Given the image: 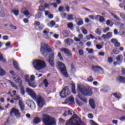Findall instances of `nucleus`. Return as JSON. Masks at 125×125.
<instances>
[{
    "label": "nucleus",
    "instance_id": "nucleus-1",
    "mask_svg": "<svg viewBox=\"0 0 125 125\" xmlns=\"http://www.w3.org/2000/svg\"><path fill=\"white\" fill-rule=\"evenodd\" d=\"M40 51L42 55H43V56L47 59L49 57L48 62L51 67H54V54H51L52 53V50L49 48L47 44L44 43H42Z\"/></svg>",
    "mask_w": 125,
    "mask_h": 125
},
{
    "label": "nucleus",
    "instance_id": "nucleus-2",
    "mask_svg": "<svg viewBox=\"0 0 125 125\" xmlns=\"http://www.w3.org/2000/svg\"><path fill=\"white\" fill-rule=\"evenodd\" d=\"M26 91L34 100H36L37 101V105L39 108H42V107H43L44 104H45V101L43 100L42 97H41V96L37 95L36 93H35L34 91L30 88H27Z\"/></svg>",
    "mask_w": 125,
    "mask_h": 125
},
{
    "label": "nucleus",
    "instance_id": "nucleus-3",
    "mask_svg": "<svg viewBox=\"0 0 125 125\" xmlns=\"http://www.w3.org/2000/svg\"><path fill=\"white\" fill-rule=\"evenodd\" d=\"M77 87L79 92H81V94L84 96H91L93 94L92 89L89 87H84L83 85H78Z\"/></svg>",
    "mask_w": 125,
    "mask_h": 125
},
{
    "label": "nucleus",
    "instance_id": "nucleus-4",
    "mask_svg": "<svg viewBox=\"0 0 125 125\" xmlns=\"http://www.w3.org/2000/svg\"><path fill=\"white\" fill-rule=\"evenodd\" d=\"M42 122L45 125H56V122L54 118L50 115L43 114L42 118Z\"/></svg>",
    "mask_w": 125,
    "mask_h": 125
},
{
    "label": "nucleus",
    "instance_id": "nucleus-5",
    "mask_svg": "<svg viewBox=\"0 0 125 125\" xmlns=\"http://www.w3.org/2000/svg\"><path fill=\"white\" fill-rule=\"evenodd\" d=\"M33 66L36 70L39 71L43 68H46V63L43 61L36 60L33 62Z\"/></svg>",
    "mask_w": 125,
    "mask_h": 125
},
{
    "label": "nucleus",
    "instance_id": "nucleus-6",
    "mask_svg": "<svg viewBox=\"0 0 125 125\" xmlns=\"http://www.w3.org/2000/svg\"><path fill=\"white\" fill-rule=\"evenodd\" d=\"M58 65L59 67V70L62 72V75L65 76V78H68L69 75H68V73H67V68H66L65 64L61 62H59L58 63Z\"/></svg>",
    "mask_w": 125,
    "mask_h": 125
},
{
    "label": "nucleus",
    "instance_id": "nucleus-7",
    "mask_svg": "<svg viewBox=\"0 0 125 125\" xmlns=\"http://www.w3.org/2000/svg\"><path fill=\"white\" fill-rule=\"evenodd\" d=\"M70 93H71V92L69 90V87L66 86L60 92V95L62 98H65L67 95H69Z\"/></svg>",
    "mask_w": 125,
    "mask_h": 125
},
{
    "label": "nucleus",
    "instance_id": "nucleus-8",
    "mask_svg": "<svg viewBox=\"0 0 125 125\" xmlns=\"http://www.w3.org/2000/svg\"><path fill=\"white\" fill-rule=\"evenodd\" d=\"M25 82L28 83V85L31 87H33L35 88V87H37V85H36V81H35V79H26Z\"/></svg>",
    "mask_w": 125,
    "mask_h": 125
},
{
    "label": "nucleus",
    "instance_id": "nucleus-9",
    "mask_svg": "<svg viewBox=\"0 0 125 125\" xmlns=\"http://www.w3.org/2000/svg\"><path fill=\"white\" fill-rule=\"evenodd\" d=\"M92 70L98 74H104V69L99 66H92Z\"/></svg>",
    "mask_w": 125,
    "mask_h": 125
},
{
    "label": "nucleus",
    "instance_id": "nucleus-10",
    "mask_svg": "<svg viewBox=\"0 0 125 125\" xmlns=\"http://www.w3.org/2000/svg\"><path fill=\"white\" fill-rule=\"evenodd\" d=\"M26 104L32 110H35V109H36V104H35V102H34L33 101H31V100L26 101Z\"/></svg>",
    "mask_w": 125,
    "mask_h": 125
},
{
    "label": "nucleus",
    "instance_id": "nucleus-11",
    "mask_svg": "<svg viewBox=\"0 0 125 125\" xmlns=\"http://www.w3.org/2000/svg\"><path fill=\"white\" fill-rule=\"evenodd\" d=\"M10 115L12 117L13 116H19V110L13 108L11 110V111L10 112Z\"/></svg>",
    "mask_w": 125,
    "mask_h": 125
},
{
    "label": "nucleus",
    "instance_id": "nucleus-12",
    "mask_svg": "<svg viewBox=\"0 0 125 125\" xmlns=\"http://www.w3.org/2000/svg\"><path fill=\"white\" fill-rule=\"evenodd\" d=\"M64 42H65V44L66 45H72V44L74 43V40L70 38H67L66 39H65Z\"/></svg>",
    "mask_w": 125,
    "mask_h": 125
},
{
    "label": "nucleus",
    "instance_id": "nucleus-13",
    "mask_svg": "<svg viewBox=\"0 0 125 125\" xmlns=\"http://www.w3.org/2000/svg\"><path fill=\"white\" fill-rule=\"evenodd\" d=\"M111 42L112 43H114V46L115 47H119V46H121V44L120 42H118V41L115 39H112L111 40Z\"/></svg>",
    "mask_w": 125,
    "mask_h": 125
},
{
    "label": "nucleus",
    "instance_id": "nucleus-14",
    "mask_svg": "<svg viewBox=\"0 0 125 125\" xmlns=\"http://www.w3.org/2000/svg\"><path fill=\"white\" fill-rule=\"evenodd\" d=\"M116 60L117 62H120L122 63L124 60V56L122 55H118L116 58Z\"/></svg>",
    "mask_w": 125,
    "mask_h": 125
},
{
    "label": "nucleus",
    "instance_id": "nucleus-15",
    "mask_svg": "<svg viewBox=\"0 0 125 125\" xmlns=\"http://www.w3.org/2000/svg\"><path fill=\"white\" fill-rule=\"evenodd\" d=\"M89 104L92 109H95V103L94 102V100L92 99H90L89 100Z\"/></svg>",
    "mask_w": 125,
    "mask_h": 125
},
{
    "label": "nucleus",
    "instance_id": "nucleus-16",
    "mask_svg": "<svg viewBox=\"0 0 125 125\" xmlns=\"http://www.w3.org/2000/svg\"><path fill=\"white\" fill-rule=\"evenodd\" d=\"M83 39V35L82 34H80L78 35V37L74 38V41H75V42H81Z\"/></svg>",
    "mask_w": 125,
    "mask_h": 125
},
{
    "label": "nucleus",
    "instance_id": "nucleus-17",
    "mask_svg": "<svg viewBox=\"0 0 125 125\" xmlns=\"http://www.w3.org/2000/svg\"><path fill=\"white\" fill-rule=\"evenodd\" d=\"M19 105L20 106L21 111H24L25 109V105H24V103L23 102V101L20 100L19 102Z\"/></svg>",
    "mask_w": 125,
    "mask_h": 125
},
{
    "label": "nucleus",
    "instance_id": "nucleus-18",
    "mask_svg": "<svg viewBox=\"0 0 125 125\" xmlns=\"http://www.w3.org/2000/svg\"><path fill=\"white\" fill-rule=\"evenodd\" d=\"M110 89V87H109L106 85H103L102 89H101V91L102 92H106V91H108Z\"/></svg>",
    "mask_w": 125,
    "mask_h": 125
},
{
    "label": "nucleus",
    "instance_id": "nucleus-19",
    "mask_svg": "<svg viewBox=\"0 0 125 125\" xmlns=\"http://www.w3.org/2000/svg\"><path fill=\"white\" fill-rule=\"evenodd\" d=\"M66 103H75V100L73 96H70L68 99L65 100Z\"/></svg>",
    "mask_w": 125,
    "mask_h": 125
},
{
    "label": "nucleus",
    "instance_id": "nucleus-20",
    "mask_svg": "<svg viewBox=\"0 0 125 125\" xmlns=\"http://www.w3.org/2000/svg\"><path fill=\"white\" fill-rule=\"evenodd\" d=\"M102 38L104 39H109V38H112V32H108L106 34L103 35Z\"/></svg>",
    "mask_w": 125,
    "mask_h": 125
},
{
    "label": "nucleus",
    "instance_id": "nucleus-21",
    "mask_svg": "<svg viewBox=\"0 0 125 125\" xmlns=\"http://www.w3.org/2000/svg\"><path fill=\"white\" fill-rule=\"evenodd\" d=\"M21 13H22V14H24V15H25L26 17H28L30 14L29 11H28V10H27L26 8L22 9Z\"/></svg>",
    "mask_w": 125,
    "mask_h": 125
},
{
    "label": "nucleus",
    "instance_id": "nucleus-22",
    "mask_svg": "<svg viewBox=\"0 0 125 125\" xmlns=\"http://www.w3.org/2000/svg\"><path fill=\"white\" fill-rule=\"evenodd\" d=\"M50 24L52 27H54L55 28H59V25L56 24L54 21H50Z\"/></svg>",
    "mask_w": 125,
    "mask_h": 125
},
{
    "label": "nucleus",
    "instance_id": "nucleus-23",
    "mask_svg": "<svg viewBox=\"0 0 125 125\" xmlns=\"http://www.w3.org/2000/svg\"><path fill=\"white\" fill-rule=\"evenodd\" d=\"M95 17V18H99V21L101 23H103L105 20L104 18H103V17H101L100 15H97Z\"/></svg>",
    "mask_w": 125,
    "mask_h": 125
},
{
    "label": "nucleus",
    "instance_id": "nucleus-24",
    "mask_svg": "<svg viewBox=\"0 0 125 125\" xmlns=\"http://www.w3.org/2000/svg\"><path fill=\"white\" fill-rule=\"evenodd\" d=\"M72 87H71V90L72 93L74 94H76L77 92H76V85L74 83L71 84Z\"/></svg>",
    "mask_w": 125,
    "mask_h": 125
},
{
    "label": "nucleus",
    "instance_id": "nucleus-25",
    "mask_svg": "<svg viewBox=\"0 0 125 125\" xmlns=\"http://www.w3.org/2000/svg\"><path fill=\"white\" fill-rule=\"evenodd\" d=\"M77 24L78 26H82V25L83 24V21L82 19H77Z\"/></svg>",
    "mask_w": 125,
    "mask_h": 125
},
{
    "label": "nucleus",
    "instance_id": "nucleus-26",
    "mask_svg": "<svg viewBox=\"0 0 125 125\" xmlns=\"http://www.w3.org/2000/svg\"><path fill=\"white\" fill-rule=\"evenodd\" d=\"M78 97L82 101L84 102V103H87V99L84 98H82V95L78 94Z\"/></svg>",
    "mask_w": 125,
    "mask_h": 125
},
{
    "label": "nucleus",
    "instance_id": "nucleus-27",
    "mask_svg": "<svg viewBox=\"0 0 125 125\" xmlns=\"http://www.w3.org/2000/svg\"><path fill=\"white\" fill-rule=\"evenodd\" d=\"M33 123L36 125V124H39V123H41V119L39 117H35L33 120Z\"/></svg>",
    "mask_w": 125,
    "mask_h": 125
},
{
    "label": "nucleus",
    "instance_id": "nucleus-28",
    "mask_svg": "<svg viewBox=\"0 0 125 125\" xmlns=\"http://www.w3.org/2000/svg\"><path fill=\"white\" fill-rule=\"evenodd\" d=\"M109 13H110L111 15L112 16H113V18H114V19H116V20H117L118 21H121V19L119 17L117 16L116 15V14H114V13H113L112 12H109Z\"/></svg>",
    "mask_w": 125,
    "mask_h": 125
},
{
    "label": "nucleus",
    "instance_id": "nucleus-29",
    "mask_svg": "<svg viewBox=\"0 0 125 125\" xmlns=\"http://www.w3.org/2000/svg\"><path fill=\"white\" fill-rule=\"evenodd\" d=\"M117 83H125V79H117Z\"/></svg>",
    "mask_w": 125,
    "mask_h": 125
},
{
    "label": "nucleus",
    "instance_id": "nucleus-30",
    "mask_svg": "<svg viewBox=\"0 0 125 125\" xmlns=\"http://www.w3.org/2000/svg\"><path fill=\"white\" fill-rule=\"evenodd\" d=\"M13 65L16 69L17 70H20V68H19V65L18 64V62H17L16 61L13 62Z\"/></svg>",
    "mask_w": 125,
    "mask_h": 125
},
{
    "label": "nucleus",
    "instance_id": "nucleus-31",
    "mask_svg": "<svg viewBox=\"0 0 125 125\" xmlns=\"http://www.w3.org/2000/svg\"><path fill=\"white\" fill-rule=\"evenodd\" d=\"M62 34L63 37H65V38L68 37V36H69V32L67 30H63L62 32Z\"/></svg>",
    "mask_w": 125,
    "mask_h": 125
},
{
    "label": "nucleus",
    "instance_id": "nucleus-32",
    "mask_svg": "<svg viewBox=\"0 0 125 125\" xmlns=\"http://www.w3.org/2000/svg\"><path fill=\"white\" fill-rule=\"evenodd\" d=\"M5 16V13H4V11L3 9H1L0 11V17H4Z\"/></svg>",
    "mask_w": 125,
    "mask_h": 125
},
{
    "label": "nucleus",
    "instance_id": "nucleus-33",
    "mask_svg": "<svg viewBox=\"0 0 125 125\" xmlns=\"http://www.w3.org/2000/svg\"><path fill=\"white\" fill-rule=\"evenodd\" d=\"M81 29L82 30V32L83 33V35L87 34V30L85 29L84 27H82Z\"/></svg>",
    "mask_w": 125,
    "mask_h": 125
},
{
    "label": "nucleus",
    "instance_id": "nucleus-34",
    "mask_svg": "<svg viewBox=\"0 0 125 125\" xmlns=\"http://www.w3.org/2000/svg\"><path fill=\"white\" fill-rule=\"evenodd\" d=\"M4 75H5V71L0 66V76H4Z\"/></svg>",
    "mask_w": 125,
    "mask_h": 125
},
{
    "label": "nucleus",
    "instance_id": "nucleus-35",
    "mask_svg": "<svg viewBox=\"0 0 125 125\" xmlns=\"http://www.w3.org/2000/svg\"><path fill=\"white\" fill-rule=\"evenodd\" d=\"M96 34H97V35H99V36H100V35H101V29H100V28H97L95 31Z\"/></svg>",
    "mask_w": 125,
    "mask_h": 125
},
{
    "label": "nucleus",
    "instance_id": "nucleus-36",
    "mask_svg": "<svg viewBox=\"0 0 125 125\" xmlns=\"http://www.w3.org/2000/svg\"><path fill=\"white\" fill-rule=\"evenodd\" d=\"M15 82L19 84H22V80L21 79H15Z\"/></svg>",
    "mask_w": 125,
    "mask_h": 125
},
{
    "label": "nucleus",
    "instance_id": "nucleus-37",
    "mask_svg": "<svg viewBox=\"0 0 125 125\" xmlns=\"http://www.w3.org/2000/svg\"><path fill=\"white\" fill-rule=\"evenodd\" d=\"M20 89H21V93L22 95H25V90L24 89V87L22 86H20Z\"/></svg>",
    "mask_w": 125,
    "mask_h": 125
},
{
    "label": "nucleus",
    "instance_id": "nucleus-38",
    "mask_svg": "<svg viewBox=\"0 0 125 125\" xmlns=\"http://www.w3.org/2000/svg\"><path fill=\"white\" fill-rule=\"evenodd\" d=\"M42 84H44L45 87H47V86H48V82L46 79H44L43 81Z\"/></svg>",
    "mask_w": 125,
    "mask_h": 125
},
{
    "label": "nucleus",
    "instance_id": "nucleus-39",
    "mask_svg": "<svg viewBox=\"0 0 125 125\" xmlns=\"http://www.w3.org/2000/svg\"><path fill=\"white\" fill-rule=\"evenodd\" d=\"M70 50L67 48H63L61 49L62 52H64V54H66Z\"/></svg>",
    "mask_w": 125,
    "mask_h": 125
},
{
    "label": "nucleus",
    "instance_id": "nucleus-40",
    "mask_svg": "<svg viewBox=\"0 0 125 125\" xmlns=\"http://www.w3.org/2000/svg\"><path fill=\"white\" fill-rule=\"evenodd\" d=\"M74 17H75V15H69L68 16L67 20H74Z\"/></svg>",
    "mask_w": 125,
    "mask_h": 125
},
{
    "label": "nucleus",
    "instance_id": "nucleus-41",
    "mask_svg": "<svg viewBox=\"0 0 125 125\" xmlns=\"http://www.w3.org/2000/svg\"><path fill=\"white\" fill-rule=\"evenodd\" d=\"M12 13H13L16 16H17L19 14V11L18 10H12Z\"/></svg>",
    "mask_w": 125,
    "mask_h": 125
},
{
    "label": "nucleus",
    "instance_id": "nucleus-42",
    "mask_svg": "<svg viewBox=\"0 0 125 125\" xmlns=\"http://www.w3.org/2000/svg\"><path fill=\"white\" fill-rule=\"evenodd\" d=\"M71 73H75L76 72V68H75V66L73 64H71V70H70Z\"/></svg>",
    "mask_w": 125,
    "mask_h": 125
},
{
    "label": "nucleus",
    "instance_id": "nucleus-43",
    "mask_svg": "<svg viewBox=\"0 0 125 125\" xmlns=\"http://www.w3.org/2000/svg\"><path fill=\"white\" fill-rule=\"evenodd\" d=\"M0 61H1V62H3L4 63H5L6 62V61L5 60V59L3 58V57H2V55L0 53Z\"/></svg>",
    "mask_w": 125,
    "mask_h": 125
},
{
    "label": "nucleus",
    "instance_id": "nucleus-44",
    "mask_svg": "<svg viewBox=\"0 0 125 125\" xmlns=\"http://www.w3.org/2000/svg\"><path fill=\"white\" fill-rule=\"evenodd\" d=\"M106 24L107 25V26H110V27H112L113 26V23L111 24V21L109 20L106 21Z\"/></svg>",
    "mask_w": 125,
    "mask_h": 125
},
{
    "label": "nucleus",
    "instance_id": "nucleus-45",
    "mask_svg": "<svg viewBox=\"0 0 125 125\" xmlns=\"http://www.w3.org/2000/svg\"><path fill=\"white\" fill-rule=\"evenodd\" d=\"M113 53L115 54V55H118V54H119V53H120V51H119V50H118L117 49H114L113 50Z\"/></svg>",
    "mask_w": 125,
    "mask_h": 125
},
{
    "label": "nucleus",
    "instance_id": "nucleus-46",
    "mask_svg": "<svg viewBox=\"0 0 125 125\" xmlns=\"http://www.w3.org/2000/svg\"><path fill=\"white\" fill-rule=\"evenodd\" d=\"M73 24L72 22H69L67 24V27L69 29H73Z\"/></svg>",
    "mask_w": 125,
    "mask_h": 125
},
{
    "label": "nucleus",
    "instance_id": "nucleus-47",
    "mask_svg": "<svg viewBox=\"0 0 125 125\" xmlns=\"http://www.w3.org/2000/svg\"><path fill=\"white\" fill-rule=\"evenodd\" d=\"M120 16L123 19V20H124L125 19V13H121L120 14Z\"/></svg>",
    "mask_w": 125,
    "mask_h": 125
},
{
    "label": "nucleus",
    "instance_id": "nucleus-48",
    "mask_svg": "<svg viewBox=\"0 0 125 125\" xmlns=\"http://www.w3.org/2000/svg\"><path fill=\"white\" fill-rule=\"evenodd\" d=\"M58 57H59V58L60 59V60H61V61L63 60V57H62V55L61 54V53L59 52L58 53Z\"/></svg>",
    "mask_w": 125,
    "mask_h": 125
},
{
    "label": "nucleus",
    "instance_id": "nucleus-49",
    "mask_svg": "<svg viewBox=\"0 0 125 125\" xmlns=\"http://www.w3.org/2000/svg\"><path fill=\"white\" fill-rule=\"evenodd\" d=\"M113 95L114 96V97H115V98H117V99H120L121 98V96H120V95L117 93L113 94Z\"/></svg>",
    "mask_w": 125,
    "mask_h": 125
},
{
    "label": "nucleus",
    "instance_id": "nucleus-50",
    "mask_svg": "<svg viewBox=\"0 0 125 125\" xmlns=\"http://www.w3.org/2000/svg\"><path fill=\"white\" fill-rule=\"evenodd\" d=\"M110 31V28L109 27H107L106 28L103 29V32L104 33H107V32Z\"/></svg>",
    "mask_w": 125,
    "mask_h": 125
},
{
    "label": "nucleus",
    "instance_id": "nucleus-51",
    "mask_svg": "<svg viewBox=\"0 0 125 125\" xmlns=\"http://www.w3.org/2000/svg\"><path fill=\"white\" fill-rule=\"evenodd\" d=\"M76 103L79 105L82 106V105H83V103L79 100L76 101Z\"/></svg>",
    "mask_w": 125,
    "mask_h": 125
},
{
    "label": "nucleus",
    "instance_id": "nucleus-52",
    "mask_svg": "<svg viewBox=\"0 0 125 125\" xmlns=\"http://www.w3.org/2000/svg\"><path fill=\"white\" fill-rule=\"evenodd\" d=\"M39 10L40 11H44L45 10V7L43 6H40L39 7Z\"/></svg>",
    "mask_w": 125,
    "mask_h": 125
},
{
    "label": "nucleus",
    "instance_id": "nucleus-53",
    "mask_svg": "<svg viewBox=\"0 0 125 125\" xmlns=\"http://www.w3.org/2000/svg\"><path fill=\"white\" fill-rule=\"evenodd\" d=\"M66 56L68 57H72V53H71V51H69L68 52H67L66 54H65Z\"/></svg>",
    "mask_w": 125,
    "mask_h": 125
},
{
    "label": "nucleus",
    "instance_id": "nucleus-54",
    "mask_svg": "<svg viewBox=\"0 0 125 125\" xmlns=\"http://www.w3.org/2000/svg\"><path fill=\"white\" fill-rule=\"evenodd\" d=\"M42 13H38V14L36 15V18H41V17H42Z\"/></svg>",
    "mask_w": 125,
    "mask_h": 125
},
{
    "label": "nucleus",
    "instance_id": "nucleus-55",
    "mask_svg": "<svg viewBox=\"0 0 125 125\" xmlns=\"http://www.w3.org/2000/svg\"><path fill=\"white\" fill-rule=\"evenodd\" d=\"M44 6L45 8H47L48 9H50V5H49V4H48L47 3H45L44 4Z\"/></svg>",
    "mask_w": 125,
    "mask_h": 125
},
{
    "label": "nucleus",
    "instance_id": "nucleus-56",
    "mask_svg": "<svg viewBox=\"0 0 125 125\" xmlns=\"http://www.w3.org/2000/svg\"><path fill=\"white\" fill-rule=\"evenodd\" d=\"M107 61L109 63H112L113 62V58L112 57H108L107 58Z\"/></svg>",
    "mask_w": 125,
    "mask_h": 125
},
{
    "label": "nucleus",
    "instance_id": "nucleus-57",
    "mask_svg": "<svg viewBox=\"0 0 125 125\" xmlns=\"http://www.w3.org/2000/svg\"><path fill=\"white\" fill-rule=\"evenodd\" d=\"M96 48L97 49L100 50V49H101V48H102V45H101L99 44H98L96 45Z\"/></svg>",
    "mask_w": 125,
    "mask_h": 125
},
{
    "label": "nucleus",
    "instance_id": "nucleus-58",
    "mask_svg": "<svg viewBox=\"0 0 125 125\" xmlns=\"http://www.w3.org/2000/svg\"><path fill=\"white\" fill-rule=\"evenodd\" d=\"M63 9H64V7L62 6H60V7L59 8V11L60 12H62V11H63Z\"/></svg>",
    "mask_w": 125,
    "mask_h": 125
},
{
    "label": "nucleus",
    "instance_id": "nucleus-59",
    "mask_svg": "<svg viewBox=\"0 0 125 125\" xmlns=\"http://www.w3.org/2000/svg\"><path fill=\"white\" fill-rule=\"evenodd\" d=\"M61 15L62 18H66V17H67V14H66V13H62Z\"/></svg>",
    "mask_w": 125,
    "mask_h": 125
},
{
    "label": "nucleus",
    "instance_id": "nucleus-60",
    "mask_svg": "<svg viewBox=\"0 0 125 125\" xmlns=\"http://www.w3.org/2000/svg\"><path fill=\"white\" fill-rule=\"evenodd\" d=\"M79 54L81 56L83 55V50H80L79 51Z\"/></svg>",
    "mask_w": 125,
    "mask_h": 125
},
{
    "label": "nucleus",
    "instance_id": "nucleus-61",
    "mask_svg": "<svg viewBox=\"0 0 125 125\" xmlns=\"http://www.w3.org/2000/svg\"><path fill=\"white\" fill-rule=\"evenodd\" d=\"M121 64H122L121 62H113V65H114V66H117V65H121Z\"/></svg>",
    "mask_w": 125,
    "mask_h": 125
},
{
    "label": "nucleus",
    "instance_id": "nucleus-62",
    "mask_svg": "<svg viewBox=\"0 0 125 125\" xmlns=\"http://www.w3.org/2000/svg\"><path fill=\"white\" fill-rule=\"evenodd\" d=\"M8 38L9 37L7 36H4L2 37V39L4 41H7V40H8Z\"/></svg>",
    "mask_w": 125,
    "mask_h": 125
},
{
    "label": "nucleus",
    "instance_id": "nucleus-63",
    "mask_svg": "<svg viewBox=\"0 0 125 125\" xmlns=\"http://www.w3.org/2000/svg\"><path fill=\"white\" fill-rule=\"evenodd\" d=\"M50 14V12L49 11H45V16H48Z\"/></svg>",
    "mask_w": 125,
    "mask_h": 125
},
{
    "label": "nucleus",
    "instance_id": "nucleus-64",
    "mask_svg": "<svg viewBox=\"0 0 125 125\" xmlns=\"http://www.w3.org/2000/svg\"><path fill=\"white\" fill-rule=\"evenodd\" d=\"M50 5H53V7L55 8L57 7V4H56V3H52L50 4Z\"/></svg>",
    "mask_w": 125,
    "mask_h": 125
}]
</instances>
